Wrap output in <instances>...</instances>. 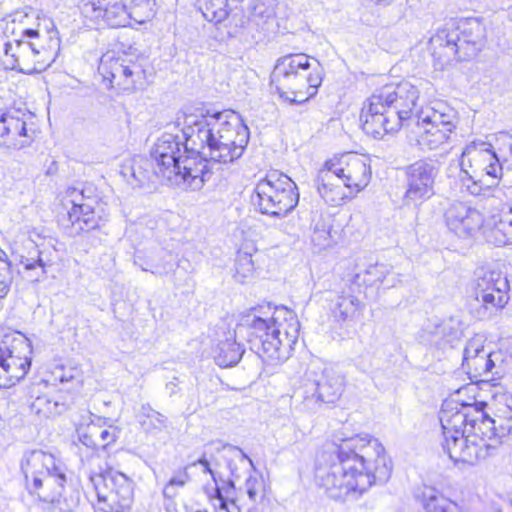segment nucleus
Segmentation results:
<instances>
[{
  "mask_svg": "<svg viewBox=\"0 0 512 512\" xmlns=\"http://www.w3.org/2000/svg\"><path fill=\"white\" fill-rule=\"evenodd\" d=\"M390 474V461L382 444L368 435H355L342 439L332 453L318 457L315 482L329 498L345 500L386 482Z\"/></svg>",
  "mask_w": 512,
  "mask_h": 512,
  "instance_id": "nucleus-1",
  "label": "nucleus"
},
{
  "mask_svg": "<svg viewBox=\"0 0 512 512\" xmlns=\"http://www.w3.org/2000/svg\"><path fill=\"white\" fill-rule=\"evenodd\" d=\"M183 133L197 154L222 164L239 159L249 141V129L240 115L226 110L213 114H185Z\"/></svg>",
  "mask_w": 512,
  "mask_h": 512,
  "instance_id": "nucleus-2",
  "label": "nucleus"
},
{
  "mask_svg": "<svg viewBox=\"0 0 512 512\" xmlns=\"http://www.w3.org/2000/svg\"><path fill=\"white\" fill-rule=\"evenodd\" d=\"M419 90L410 82L385 85L364 103L361 112L364 132L375 139L398 131L413 116Z\"/></svg>",
  "mask_w": 512,
  "mask_h": 512,
  "instance_id": "nucleus-3",
  "label": "nucleus"
},
{
  "mask_svg": "<svg viewBox=\"0 0 512 512\" xmlns=\"http://www.w3.org/2000/svg\"><path fill=\"white\" fill-rule=\"evenodd\" d=\"M151 159L154 173L173 186L198 190L210 176L208 160L170 133L157 139Z\"/></svg>",
  "mask_w": 512,
  "mask_h": 512,
  "instance_id": "nucleus-4",
  "label": "nucleus"
},
{
  "mask_svg": "<svg viewBox=\"0 0 512 512\" xmlns=\"http://www.w3.org/2000/svg\"><path fill=\"white\" fill-rule=\"evenodd\" d=\"M371 177L370 159L362 154L347 152L325 162L318 173L317 189L326 203L338 206L347 197L345 189L358 193L369 184Z\"/></svg>",
  "mask_w": 512,
  "mask_h": 512,
  "instance_id": "nucleus-5",
  "label": "nucleus"
},
{
  "mask_svg": "<svg viewBox=\"0 0 512 512\" xmlns=\"http://www.w3.org/2000/svg\"><path fill=\"white\" fill-rule=\"evenodd\" d=\"M250 329L259 357L268 365H278L290 357L298 341L300 323L292 310L276 307L271 317L254 315Z\"/></svg>",
  "mask_w": 512,
  "mask_h": 512,
  "instance_id": "nucleus-6",
  "label": "nucleus"
},
{
  "mask_svg": "<svg viewBox=\"0 0 512 512\" xmlns=\"http://www.w3.org/2000/svg\"><path fill=\"white\" fill-rule=\"evenodd\" d=\"M21 471L30 494L44 502L57 503L62 512H72L77 506L73 497L61 500L65 492V468L52 454L42 450L26 452L21 459Z\"/></svg>",
  "mask_w": 512,
  "mask_h": 512,
  "instance_id": "nucleus-7",
  "label": "nucleus"
},
{
  "mask_svg": "<svg viewBox=\"0 0 512 512\" xmlns=\"http://www.w3.org/2000/svg\"><path fill=\"white\" fill-rule=\"evenodd\" d=\"M191 466H199L202 472L212 477V484L205 485L204 492L214 509L213 512H233L231 508L237 509L238 512H250L265 498L266 482L263 475L255 468L247 476L243 485L236 488L233 480L227 483V487H220L216 478L218 472L212 468V463L205 457Z\"/></svg>",
  "mask_w": 512,
  "mask_h": 512,
  "instance_id": "nucleus-8",
  "label": "nucleus"
},
{
  "mask_svg": "<svg viewBox=\"0 0 512 512\" xmlns=\"http://www.w3.org/2000/svg\"><path fill=\"white\" fill-rule=\"evenodd\" d=\"M321 83L319 63L311 70L309 57L305 54L278 59L271 74V86L281 98L291 103L306 102L317 93Z\"/></svg>",
  "mask_w": 512,
  "mask_h": 512,
  "instance_id": "nucleus-9",
  "label": "nucleus"
},
{
  "mask_svg": "<svg viewBox=\"0 0 512 512\" xmlns=\"http://www.w3.org/2000/svg\"><path fill=\"white\" fill-rule=\"evenodd\" d=\"M459 179L462 188L474 196L494 185L502 168L494 152L485 142H472L462 152Z\"/></svg>",
  "mask_w": 512,
  "mask_h": 512,
  "instance_id": "nucleus-10",
  "label": "nucleus"
},
{
  "mask_svg": "<svg viewBox=\"0 0 512 512\" xmlns=\"http://www.w3.org/2000/svg\"><path fill=\"white\" fill-rule=\"evenodd\" d=\"M257 205L262 214L283 217L298 204L299 193L295 182L279 171L267 173L255 187Z\"/></svg>",
  "mask_w": 512,
  "mask_h": 512,
  "instance_id": "nucleus-11",
  "label": "nucleus"
},
{
  "mask_svg": "<svg viewBox=\"0 0 512 512\" xmlns=\"http://www.w3.org/2000/svg\"><path fill=\"white\" fill-rule=\"evenodd\" d=\"M415 118L423 129L417 141L428 150H435L446 144L458 123L457 111L443 101L422 107Z\"/></svg>",
  "mask_w": 512,
  "mask_h": 512,
  "instance_id": "nucleus-12",
  "label": "nucleus"
},
{
  "mask_svg": "<svg viewBox=\"0 0 512 512\" xmlns=\"http://www.w3.org/2000/svg\"><path fill=\"white\" fill-rule=\"evenodd\" d=\"M103 512H126L133 503V482L124 473L109 468L90 476Z\"/></svg>",
  "mask_w": 512,
  "mask_h": 512,
  "instance_id": "nucleus-13",
  "label": "nucleus"
},
{
  "mask_svg": "<svg viewBox=\"0 0 512 512\" xmlns=\"http://www.w3.org/2000/svg\"><path fill=\"white\" fill-rule=\"evenodd\" d=\"M475 299L480 307L477 317L486 319L503 309L508 302V281L500 271L480 270L475 281Z\"/></svg>",
  "mask_w": 512,
  "mask_h": 512,
  "instance_id": "nucleus-14",
  "label": "nucleus"
},
{
  "mask_svg": "<svg viewBox=\"0 0 512 512\" xmlns=\"http://www.w3.org/2000/svg\"><path fill=\"white\" fill-rule=\"evenodd\" d=\"M438 170L430 162L418 160L405 168L406 191L403 203L419 206L435 194V179Z\"/></svg>",
  "mask_w": 512,
  "mask_h": 512,
  "instance_id": "nucleus-15",
  "label": "nucleus"
},
{
  "mask_svg": "<svg viewBox=\"0 0 512 512\" xmlns=\"http://www.w3.org/2000/svg\"><path fill=\"white\" fill-rule=\"evenodd\" d=\"M98 72L112 86L115 84L123 89L135 88L137 84L142 83L145 77L141 65L124 55H116L114 52L102 55Z\"/></svg>",
  "mask_w": 512,
  "mask_h": 512,
  "instance_id": "nucleus-16",
  "label": "nucleus"
},
{
  "mask_svg": "<svg viewBox=\"0 0 512 512\" xmlns=\"http://www.w3.org/2000/svg\"><path fill=\"white\" fill-rule=\"evenodd\" d=\"M430 44L433 49V55L449 62L453 58L458 60H467L477 54L481 49L473 44V41L461 36L459 28L454 23L446 24L445 27L438 29L436 34L431 37Z\"/></svg>",
  "mask_w": 512,
  "mask_h": 512,
  "instance_id": "nucleus-17",
  "label": "nucleus"
},
{
  "mask_svg": "<svg viewBox=\"0 0 512 512\" xmlns=\"http://www.w3.org/2000/svg\"><path fill=\"white\" fill-rule=\"evenodd\" d=\"M81 13L93 23L103 20L111 27H125L130 24L131 20L138 24H143L149 20V15L138 17L136 15L137 9H131L128 12L125 5L120 1L102 6L100 0L98 2L87 0L82 3Z\"/></svg>",
  "mask_w": 512,
  "mask_h": 512,
  "instance_id": "nucleus-18",
  "label": "nucleus"
},
{
  "mask_svg": "<svg viewBox=\"0 0 512 512\" xmlns=\"http://www.w3.org/2000/svg\"><path fill=\"white\" fill-rule=\"evenodd\" d=\"M35 231H28L25 238L14 243L12 256L19 270L29 281L39 282L46 275L47 264L41 257L38 243L33 238Z\"/></svg>",
  "mask_w": 512,
  "mask_h": 512,
  "instance_id": "nucleus-19",
  "label": "nucleus"
},
{
  "mask_svg": "<svg viewBox=\"0 0 512 512\" xmlns=\"http://www.w3.org/2000/svg\"><path fill=\"white\" fill-rule=\"evenodd\" d=\"M25 114L19 110L0 112V146L19 150L33 141V131L27 128Z\"/></svg>",
  "mask_w": 512,
  "mask_h": 512,
  "instance_id": "nucleus-20",
  "label": "nucleus"
},
{
  "mask_svg": "<svg viewBox=\"0 0 512 512\" xmlns=\"http://www.w3.org/2000/svg\"><path fill=\"white\" fill-rule=\"evenodd\" d=\"M444 217L448 228L460 237L472 235L484 223L482 213L463 202L451 203Z\"/></svg>",
  "mask_w": 512,
  "mask_h": 512,
  "instance_id": "nucleus-21",
  "label": "nucleus"
},
{
  "mask_svg": "<svg viewBox=\"0 0 512 512\" xmlns=\"http://www.w3.org/2000/svg\"><path fill=\"white\" fill-rule=\"evenodd\" d=\"M20 52L14 69L25 74L41 72L55 61V52L39 42L26 41Z\"/></svg>",
  "mask_w": 512,
  "mask_h": 512,
  "instance_id": "nucleus-22",
  "label": "nucleus"
},
{
  "mask_svg": "<svg viewBox=\"0 0 512 512\" xmlns=\"http://www.w3.org/2000/svg\"><path fill=\"white\" fill-rule=\"evenodd\" d=\"M203 457L210 461L212 463V468L218 472L216 478L220 487H227V483L230 480L235 482L245 475L248 476L255 468L253 461L240 448L228 447L221 453V458L225 461L231 475V478L225 480L221 477V472L218 470V464L215 463L212 458L208 459L205 455Z\"/></svg>",
  "mask_w": 512,
  "mask_h": 512,
  "instance_id": "nucleus-23",
  "label": "nucleus"
},
{
  "mask_svg": "<svg viewBox=\"0 0 512 512\" xmlns=\"http://www.w3.org/2000/svg\"><path fill=\"white\" fill-rule=\"evenodd\" d=\"M30 363L14 355L6 347H0V387H5L15 379L24 377L29 369Z\"/></svg>",
  "mask_w": 512,
  "mask_h": 512,
  "instance_id": "nucleus-24",
  "label": "nucleus"
},
{
  "mask_svg": "<svg viewBox=\"0 0 512 512\" xmlns=\"http://www.w3.org/2000/svg\"><path fill=\"white\" fill-rule=\"evenodd\" d=\"M355 281L358 284H365L368 286L383 285L390 288L398 282V275H396L389 265L383 263H376L369 265L364 271L363 279L360 273L356 274Z\"/></svg>",
  "mask_w": 512,
  "mask_h": 512,
  "instance_id": "nucleus-25",
  "label": "nucleus"
},
{
  "mask_svg": "<svg viewBox=\"0 0 512 512\" xmlns=\"http://www.w3.org/2000/svg\"><path fill=\"white\" fill-rule=\"evenodd\" d=\"M364 310V304L354 295L342 293L336 297L331 308L332 315L338 322L357 320Z\"/></svg>",
  "mask_w": 512,
  "mask_h": 512,
  "instance_id": "nucleus-26",
  "label": "nucleus"
},
{
  "mask_svg": "<svg viewBox=\"0 0 512 512\" xmlns=\"http://www.w3.org/2000/svg\"><path fill=\"white\" fill-rule=\"evenodd\" d=\"M243 353V347L236 342L232 333H229L225 340L220 341L213 350L214 359L220 367H229L237 364Z\"/></svg>",
  "mask_w": 512,
  "mask_h": 512,
  "instance_id": "nucleus-27",
  "label": "nucleus"
},
{
  "mask_svg": "<svg viewBox=\"0 0 512 512\" xmlns=\"http://www.w3.org/2000/svg\"><path fill=\"white\" fill-rule=\"evenodd\" d=\"M492 446L486 443L485 439L478 438L473 435L464 446V450L456 451L455 463L461 462L474 465L481 459H485L489 455V450Z\"/></svg>",
  "mask_w": 512,
  "mask_h": 512,
  "instance_id": "nucleus-28",
  "label": "nucleus"
},
{
  "mask_svg": "<svg viewBox=\"0 0 512 512\" xmlns=\"http://www.w3.org/2000/svg\"><path fill=\"white\" fill-rule=\"evenodd\" d=\"M317 384L323 402L332 403L340 397L344 390V377L332 369H325Z\"/></svg>",
  "mask_w": 512,
  "mask_h": 512,
  "instance_id": "nucleus-29",
  "label": "nucleus"
},
{
  "mask_svg": "<svg viewBox=\"0 0 512 512\" xmlns=\"http://www.w3.org/2000/svg\"><path fill=\"white\" fill-rule=\"evenodd\" d=\"M68 215L73 225L79 224V230H91L99 225V216L90 203H77L73 199Z\"/></svg>",
  "mask_w": 512,
  "mask_h": 512,
  "instance_id": "nucleus-30",
  "label": "nucleus"
},
{
  "mask_svg": "<svg viewBox=\"0 0 512 512\" xmlns=\"http://www.w3.org/2000/svg\"><path fill=\"white\" fill-rule=\"evenodd\" d=\"M137 419L147 435H157L167 428V417L149 405H142Z\"/></svg>",
  "mask_w": 512,
  "mask_h": 512,
  "instance_id": "nucleus-31",
  "label": "nucleus"
},
{
  "mask_svg": "<svg viewBox=\"0 0 512 512\" xmlns=\"http://www.w3.org/2000/svg\"><path fill=\"white\" fill-rule=\"evenodd\" d=\"M422 505L426 512H462L455 502L438 494L432 488L423 491Z\"/></svg>",
  "mask_w": 512,
  "mask_h": 512,
  "instance_id": "nucleus-32",
  "label": "nucleus"
},
{
  "mask_svg": "<svg viewBox=\"0 0 512 512\" xmlns=\"http://www.w3.org/2000/svg\"><path fill=\"white\" fill-rule=\"evenodd\" d=\"M33 413L41 418H51L66 411L67 406L64 402L55 400L48 395L36 397L30 404Z\"/></svg>",
  "mask_w": 512,
  "mask_h": 512,
  "instance_id": "nucleus-33",
  "label": "nucleus"
},
{
  "mask_svg": "<svg viewBox=\"0 0 512 512\" xmlns=\"http://www.w3.org/2000/svg\"><path fill=\"white\" fill-rule=\"evenodd\" d=\"M26 43L19 39H0V61L6 69L14 70L18 55L22 51V44Z\"/></svg>",
  "mask_w": 512,
  "mask_h": 512,
  "instance_id": "nucleus-34",
  "label": "nucleus"
},
{
  "mask_svg": "<svg viewBox=\"0 0 512 512\" xmlns=\"http://www.w3.org/2000/svg\"><path fill=\"white\" fill-rule=\"evenodd\" d=\"M254 262L251 252L239 250L235 260L234 277L237 281L244 283L254 275Z\"/></svg>",
  "mask_w": 512,
  "mask_h": 512,
  "instance_id": "nucleus-35",
  "label": "nucleus"
},
{
  "mask_svg": "<svg viewBox=\"0 0 512 512\" xmlns=\"http://www.w3.org/2000/svg\"><path fill=\"white\" fill-rule=\"evenodd\" d=\"M493 367L494 362L491 359V352L486 351L479 357L472 359V361L463 368L466 370L467 374H469L471 379H478L490 373Z\"/></svg>",
  "mask_w": 512,
  "mask_h": 512,
  "instance_id": "nucleus-36",
  "label": "nucleus"
},
{
  "mask_svg": "<svg viewBox=\"0 0 512 512\" xmlns=\"http://www.w3.org/2000/svg\"><path fill=\"white\" fill-rule=\"evenodd\" d=\"M297 396L302 398V403L308 409H315L323 403L319 385L316 380H306L297 391Z\"/></svg>",
  "mask_w": 512,
  "mask_h": 512,
  "instance_id": "nucleus-37",
  "label": "nucleus"
},
{
  "mask_svg": "<svg viewBox=\"0 0 512 512\" xmlns=\"http://www.w3.org/2000/svg\"><path fill=\"white\" fill-rule=\"evenodd\" d=\"M229 15L227 0H208L203 9V16L210 22L220 23Z\"/></svg>",
  "mask_w": 512,
  "mask_h": 512,
  "instance_id": "nucleus-38",
  "label": "nucleus"
},
{
  "mask_svg": "<svg viewBox=\"0 0 512 512\" xmlns=\"http://www.w3.org/2000/svg\"><path fill=\"white\" fill-rule=\"evenodd\" d=\"M53 381L61 384L70 382L81 383L82 372L80 368L72 365H56L51 371Z\"/></svg>",
  "mask_w": 512,
  "mask_h": 512,
  "instance_id": "nucleus-39",
  "label": "nucleus"
},
{
  "mask_svg": "<svg viewBox=\"0 0 512 512\" xmlns=\"http://www.w3.org/2000/svg\"><path fill=\"white\" fill-rule=\"evenodd\" d=\"M331 226L324 220L316 222L312 234L311 241L315 247L322 250L328 248L332 244Z\"/></svg>",
  "mask_w": 512,
  "mask_h": 512,
  "instance_id": "nucleus-40",
  "label": "nucleus"
},
{
  "mask_svg": "<svg viewBox=\"0 0 512 512\" xmlns=\"http://www.w3.org/2000/svg\"><path fill=\"white\" fill-rule=\"evenodd\" d=\"M470 436H464V432L456 430L447 437H444L443 448L449 455L450 459L455 462L456 451L464 450Z\"/></svg>",
  "mask_w": 512,
  "mask_h": 512,
  "instance_id": "nucleus-41",
  "label": "nucleus"
},
{
  "mask_svg": "<svg viewBox=\"0 0 512 512\" xmlns=\"http://www.w3.org/2000/svg\"><path fill=\"white\" fill-rule=\"evenodd\" d=\"M440 421L442 424L443 435L444 437H447L448 434H451L456 430L464 432L463 427L465 425L466 416L460 411L453 414L443 412L440 416Z\"/></svg>",
  "mask_w": 512,
  "mask_h": 512,
  "instance_id": "nucleus-42",
  "label": "nucleus"
},
{
  "mask_svg": "<svg viewBox=\"0 0 512 512\" xmlns=\"http://www.w3.org/2000/svg\"><path fill=\"white\" fill-rule=\"evenodd\" d=\"M458 28L462 37L469 40V42L473 41L474 45L481 48L483 39V27L479 22L475 20L465 21Z\"/></svg>",
  "mask_w": 512,
  "mask_h": 512,
  "instance_id": "nucleus-43",
  "label": "nucleus"
},
{
  "mask_svg": "<svg viewBox=\"0 0 512 512\" xmlns=\"http://www.w3.org/2000/svg\"><path fill=\"white\" fill-rule=\"evenodd\" d=\"M494 233H500L502 235V238L497 239L499 245L512 243V207L501 216L499 222L496 224Z\"/></svg>",
  "mask_w": 512,
  "mask_h": 512,
  "instance_id": "nucleus-44",
  "label": "nucleus"
},
{
  "mask_svg": "<svg viewBox=\"0 0 512 512\" xmlns=\"http://www.w3.org/2000/svg\"><path fill=\"white\" fill-rule=\"evenodd\" d=\"M90 431L92 436L97 439L99 448H106L109 444L114 443L118 437V431L113 427L101 428L92 424L90 425Z\"/></svg>",
  "mask_w": 512,
  "mask_h": 512,
  "instance_id": "nucleus-45",
  "label": "nucleus"
},
{
  "mask_svg": "<svg viewBox=\"0 0 512 512\" xmlns=\"http://www.w3.org/2000/svg\"><path fill=\"white\" fill-rule=\"evenodd\" d=\"M485 425L493 429V435L496 437H504L512 430V414L508 411V420L502 417L489 418L484 422Z\"/></svg>",
  "mask_w": 512,
  "mask_h": 512,
  "instance_id": "nucleus-46",
  "label": "nucleus"
},
{
  "mask_svg": "<svg viewBox=\"0 0 512 512\" xmlns=\"http://www.w3.org/2000/svg\"><path fill=\"white\" fill-rule=\"evenodd\" d=\"M484 349L483 341L481 338H473L468 341L463 354L462 366L469 364L472 359L479 357L482 353L486 352Z\"/></svg>",
  "mask_w": 512,
  "mask_h": 512,
  "instance_id": "nucleus-47",
  "label": "nucleus"
},
{
  "mask_svg": "<svg viewBox=\"0 0 512 512\" xmlns=\"http://www.w3.org/2000/svg\"><path fill=\"white\" fill-rule=\"evenodd\" d=\"M3 253L0 250V254ZM12 282L10 265L0 257V300L6 297Z\"/></svg>",
  "mask_w": 512,
  "mask_h": 512,
  "instance_id": "nucleus-48",
  "label": "nucleus"
},
{
  "mask_svg": "<svg viewBox=\"0 0 512 512\" xmlns=\"http://www.w3.org/2000/svg\"><path fill=\"white\" fill-rule=\"evenodd\" d=\"M189 480L190 476L187 472V468H184L182 470L176 471L167 483L179 490L180 488L184 487Z\"/></svg>",
  "mask_w": 512,
  "mask_h": 512,
  "instance_id": "nucleus-49",
  "label": "nucleus"
},
{
  "mask_svg": "<svg viewBox=\"0 0 512 512\" xmlns=\"http://www.w3.org/2000/svg\"><path fill=\"white\" fill-rule=\"evenodd\" d=\"M80 441L87 447L99 448L97 439L91 434L90 425L87 426L86 432L80 435Z\"/></svg>",
  "mask_w": 512,
  "mask_h": 512,
  "instance_id": "nucleus-50",
  "label": "nucleus"
},
{
  "mask_svg": "<svg viewBox=\"0 0 512 512\" xmlns=\"http://www.w3.org/2000/svg\"><path fill=\"white\" fill-rule=\"evenodd\" d=\"M68 197H70V202L72 203V200H76L77 203H87L84 200V196L82 192L78 191L76 188L68 189L67 191Z\"/></svg>",
  "mask_w": 512,
  "mask_h": 512,
  "instance_id": "nucleus-51",
  "label": "nucleus"
},
{
  "mask_svg": "<svg viewBox=\"0 0 512 512\" xmlns=\"http://www.w3.org/2000/svg\"><path fill=\"white\" fill-rule=\"evenodd\" d=\"M179 490L176 489L174 486L167 483L163 488V495L165 498L172 499L176 495H178Z\"/></svg>",
  "mask_w": 512,
  "mask_h": 512,
  "instance_id": "nucleus-52",
  "label": "nucleus"
},
{
  "mask_svg": "<svg viewBox=\"0 0 512 512\" xmlns=\"http://www.w3.org/2000/svg\"><path fill=\"white\" fill-rule=\"evenodd\" d=\"M148 4H144L143 6H136V7H133L132 9H137V16L138 17H146L147 15H149V19L151 18L152 16V12L150 9H146V12L145 13H142V10L144 8H147Z\"/></svg>",
  "mask_w": 512,
  "mask_h": 512,
  "instance_id": "nucleus-53",
  "label": "nucleus"
},
{
  "mask_svg": "<svg viewBox=\"0 0 512 512\" xmlns=\"http://www.w3.org/2000/svg\"><path fill=\"white\" fill-rule=\"evenodd\" d=\"M22 35L29 39H36V40L39 39V32H38V30H35V29H25L22 32Z\"/></svg>",
  "mask_w": 512,
  "mask_h": 512,
  "instance_id": "nucleus-54",
  "label": "nucleus"
},
{
  "mask_svg": "<svg viewBox=\"0 0 512 512\" xmlns=\"http://www.w3.org/2000/svg\"><path fill=\"white\" fill-rule=\"evenodd\" d=\"M367 1L375 6L386 7V6H389L395 0H367Z\"/></svg>",
  "mask_w": 512,
  "mask_h": 512,
  "instance_id": "nucleus-55",
  "label": "nucleus"
},
{
  "mask_svg": "<svg viewBox=\"0 0 512 512\" xmlns=\"http://www.w3.org/2000/svg\"><path fill=\"white\" fill-rule=\"evenodd\" d=\"M0 28L1 29H4L5 31H13L14 30V23L13 22H6V21H1L0 22Z\"/></svg>",
  "mask_w": 512,
  "mask_h": 512,
  "instance_id": "nucleus-56",
  "label": "nucleus"
},
{
  "mask_svg": "<svg viewBox=\"0 0 512 512\" xmlns=\"http://www.w3.org/2000/svg\"><path fill=\"white\" fill-rule=\"evenodd\" d=\"M31 231H35L33 234V238L37 241L38 239L44 238L41 232H39L36 228H33Z\"/></svg>",
  "mask_w": 512,
  "mask_h": 512,
  "instance_id": "nucleus-57",
  "label": "nucleus"
}]
</instances>
